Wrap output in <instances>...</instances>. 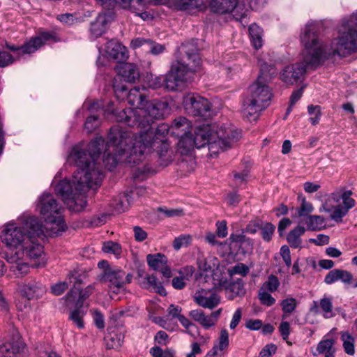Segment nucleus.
<instances>
[{
  "label": "nucleus",
  "instance_id": "nucleus-40",
  "mask_svg": "<svg viewBox=\"0 0 357 357\" xmlns=\"http://www.w3.org/2000/svg\"><path fill=\"white\" fill-rule=\"evenodd\" d=\"M105 31V17L99 15L96 20L91 23L90 32L91 35L98 38Z\"/></svg>",
  "mask_w": 357,
  "mask_h": 357
},
{
  "label": "nucleus",
  "instance_id": "nucleus-53",
  "mask_svg": "<svg viewBox=\"0 0 357 357\" xmlns=\"http://www.w3.org/2000/svg\"><path fill=\"white\" fill-rule=\"evenodd\" d=\"M100 124V121L98 116L91 115L89 116L84 123V129L88 132H93Z\"/></svg>",
  "mask_w": 357,
  "mask_h": 357
},
{
  "label": "nucleus",
  "instance_id": "nucleus-39",
  "mask_svg": "<svg viewBox=\"0 0 357 357\" xmlns=\"http://www.w3.org/2000/svg\"><path fill=\"white\" fill-rule=\"evenodd\" d=\"M305 224L309 230L320 231L326 227V220L320 215H310L305 220Z\"/></svg>",
  "mask_w": 357,
  "mask_h": 357
},
{
  "label": "nucleus",
  "instance_id": "nucleus-46",
  "mask_svg": "<svg viewBox=\"0 0 357 357\" xmlns=\"http://www.w3.org/2000/svg\"><path fill=\"white\" fill-rule=\"evenodd\" d=\"M102 250L105 253L113 254L116 258H119L122 252L120 244L114 241L105 242Z\"/></svg>",
  "mask_w": 357,
  "mask_h": 357
},
{
  "label": "nucleus",
  "instance_id": "nucleus-42",
  "mask_svg": "<svg viewBox=\"0 0 357 357\" xmlns=\"http://www.w3.org/2000/svg\"><path fill=\"white\" fill-rule=\"evenodd\" d=\"M144 82L149 88L157 89L164 86V76H158L152 73H147L144 77Z\"/></svg>",
  "mask_w": 357,
  "mask_h": 357
},
{
  "label": "nucleus",
  "instance_id": "nucleus-59",
  "mask_svg": "<svg viewBox=\"0 0 357 357\" xmlns=\"http://www.w3.org/2000/svg\"><path fill=\"white\" fill-rule=\"evenodd\" d=\"M153 172L151 167L145 165L142 167H138L135 169V172L133 174V176L135 178H138L140 180L145 179L147 176Z\"/></svg>",
  "mask_w": 357,
  "mask_h": 357
},
{
  "label": "nucleus",
  "instance_id": "nucleus-34",
  "mask_svg": "<svg viewBox=\"0 0 357 357\" xmlns=\"http://www.w3.org/2000/svg\"><path fill=\"white\" fill-rule=\"evenodd\" d=\"M145 282L143 283V286L144 288L148 289H151L155 291L156 293L162 295H166V291L161 282H159L155 275H146L144 278Z\"/></svg>",
  "mask_w": 357,
  "mask_h": 357
},
{
  "label": "nucleus",
  "instance_id": "nucleus-41",
  "mask_svg": "<svg viewBox=\"0 0 357 357\" xmlns=\"http://www.w3.org/2000/svg\"><path fill=\"white\" fill-rule=\"evenodd\" d=\"M319 307L323 312L324 317L328 319L335 315L331 298L324 296L319 301Z\"/></svg>",
  "mask_w": 357,
  "mask_h": 357
},
{
  "label": "nucleus",
  "instance_id": "nucleus-16",
  "mask_svg": "<svg viewBox=\"0 0 357 357\" xmlns=\"http://www.w3.org/2000/svg\"><path fill=\"white\" fill-rule=\"evenodd\" d=\"M22 295L29 300L38 299L46 292V287L35 279L27 280L20 287Z\"/></svg>",
  "mask_w": 357,
  "mask_h": 357
},
{
  "label": "nucleus",
  "instance_id": "nucleus-20",
  "mask_svg": "<svg viewBox=\"0 0 357 357\" xmlns=\"http://www.w3.org/2000/svg\"><path fill=\"white\" fill-rule=\"evenodd\" d=\"M147 90L144 86H135L128 93V103L135 107L132 110H142L147 102Z\"/></svg>",
  "mask_w": 357,
  "mask_h": 357
},
{
  "label": "nucleus",
  "instance_id": "nucleus-3",
  "mask_svg": "<svg viewBox=\"0 0 357 357\" xmlns=\"http://www.w3.org/2000/svg\"><path fill=\"white\" fill-rule=\"evenodd\" d=\"M198 48L194 42L183 43L178 50V57L164 76V87L176 91L191 79V75L201 68L202 61Z\"/></svg>",
  "mask_w": 357,
  "mask_h": 357
},
{
  "label": "nucleus",
  "instance_id": "nucleus-35",
  "mask_svg": "<svg viewBox=\"0 0 357 357\" xmlns=\"http://www.w3.org/2000/svg\"><path fill=\"white\" fill-rule=\"evenodd\" d=\"M249 33L251 42L255 49L258 50L262 47V29L256 24H252L249 27Z\"/></svg>",
  "mask_w": 357,
  "mask_h": 357
},
{
  "label": "nucleus",
  "instance_id": "nucleus-38",
  "mask_svg": "<svg viewBox=\"0 0 357 357\" xmlns=\"http://www.w3.org/2000/svg\"><path fill=\"white\" fill-rule=\"evenodd\" d=\"M340 339L342 341V346L346 354L353 356L355 354L354 336L348 331H342L340 333Z\"/></svg>",
  "mask_w": 357,
  "mask_h": 357
},
{
  "label": "nucleus",
  "instance_id": "nucleus-31",
  "mask_svg": "<svg viewBox=\"0 0 357 357\" xmlns=\"http://www.w3.org/2000/svg\"><path fill=\"white\" fill-rule=\"evenodd\" d=\"M352 194L353 193L351 190H340L332 193L331 199L336 202H338L340 199H342L343 202L342 206L344 208H347V211H349V210L353 208L355 205V200L351 197Z\"/></svg>",
  "mask_w": 357,
  "mask_h": 357
},
{
  "label": "nucleus",
  "instance_id": "nucleus-25",
  "mask_svg": "<svg viewBox=\"0 0 357 357\" xmlns=\"http://www.w3.org/2000/svg\"><path fill=\"white\" fill-rule=\"evenodd\" d=\"M106 52L111 58L119 62L128 58L126 47L116 40H110L107 43Z\"/></svg>",
  "mask_w": 357,
  "mask_h": 357
},
{
  "label": "nucleus",
  "instance_id": "nucleus-30",
  "mask_svg": "<svg viewBox=\"0 0 357 357\" xmlns=\"http://www.w3.org/2000/svg\"><path fill=\"white\" fill-rule=\"evenodd\" d=\"M194 148H196V144L190 132L183 134V135L180 137V139L177 143V149L181 154L187 155Z\"/></svg>",
  "mask_w": 357,
  "mask_h": 357
},
{
  "label": "nucleus",
  "instance_id": "nucleus-24",
  "mask_svg": "<svg viewBox=\"0 0 357 357\" xmlns=\"http://www.w3.org/2000/svg\"><path fill=\"white\" fill-rule=\"evenodd\" d=\"M229 344V333L226 329L220 331L218 342L213 348L207 353L206 357H221L224 355L225 351L228 348Z\"/></svg>",
  "mask_w": 357,
  "mask_h": 357
},
{
  "label": "nucleus",
  "instance_id": "nucleus-33",
  "mask_svg": "<svg viewBox=\"0 0 357 357\" xmlns=\"http://www.w3.org/2000/svg\"><path fill=\"white\" fill-rule=\"evenodd\" d=\"M334 344V340L323 339L318 343L317 351L318 354H325V357H335L336 349Z\"/></svg>",
  "mask_w": 357,
  "mask_h": 357
},
{
  "label": "nucleus",
  "instance_id": "nucleus-32",
  "mask_svg": "<svg viewBox=\"0 0 357 357\" xmlns=\"http://www.w3.org/2000/svg\"><path fill=\"white\" fill-rule=\"evenodd\" d=\"M305 228L303 226L298 225L294 229L291 230L287 236V241L289 245L294 248H301V236L304 234Z\"/></svg>",
  "mask_w": 357,
  "mask_h": 357
},
{
  "label": "nucleus",
  "instance_id": "nucleus-61",
  "mask_svg": "<svg viewBox=\"0 0 357 357\" xmlns=\"http://www.w3.org/2000/svg\"><path fill=\"white\" fill-rule=\"evenodd\" d=\"M280 255L287 267L291 266L290 250L287 245H282L280 248Z\"/></svg>",
  "mask_w": 357,
  "mask_h": 357
},
{
  "label": "nucleus",
  "instance_id": "nucleus-17",
  "mask_svg": "<svg viewBox=\"0 0 357 357\" xmlns=\"http://www.w3.org/2000/svg\"><path fill=\"white\" fill-rule=\"evenodd\" d=\"M6 260L10 264V269L17 276H23L29 271V265L26 259L20 255V251L11 252L6 256Z\"/></svg>",
  "mask_w": 357,
  "mask_h": 357
},
{
  "label": "nucleus",
  "instance_id": "nucleus-14",
  "mask_svg": "<svg viewBox=\"0 0 357 357\" xmlns=\"http://www.w3.org/2000/svg\"><path fill=\"white\" fill-rule=\"evenodd\" d=\"M316 66L308 65L303 59L301 63L286 66L281 72V79L287 84H294L301 79L307 68Z\"/></svg>",
  "mask_w": 357,
  "mask_h": 357
},
{
  "label": "nucleus",
  "instance_id": "nucleus-19",
  "mask_svg": "<svg viewBox=\"0 0 357 357\" xmlns=\"http://www.w3.org/2000/svg\"><path fill=\"white\" fill-rule=\"evenodd\" d=\"M195 302L199 306L213 309L220 303L218 295L213 290L201 289L193 296Z\"/></svg>",
  "mask_w": 357,
  "mask_h": 357
},
{
  "label": "nucleus",
  "instance_id": "nucleus-58",
  "mask_svg": "<svg viewBox=\"0 0 357 357\" xmlns=\"http://www.w3.org/2000/svg\"><path fill=\"white\" fill-rule=\"evenodd\" d=\"M229 240L231 241L232 243H236L242 245L243 244H248L250 248H252V243L250 238H247L244 234H231L229 237Z\"/></svg>",
  "mask_w": 357,
  "mask_h": 357
},
{
  "label": "nucleus",
  "instance_id": "nucleus-37",
  "mask_svg": "<svg viewBox=\"0 0 357 357\" xmlns=\"http://www.w3.org/2000/svg\"><path fill=\"white\" fill-rule=\"evenodd\" d=\"M107 2H115L123 8L128 9L132 12L140 10L144 6V0H108Z\"/></svg>",
  "mask_w": 357,
  "mask_h": 357
},
{
  "label": "nucleus",
  "instance_id": "nucleus-55",
  "mask_svg": "<svg viewBox=\"0 0 357 357\" xmlns=\"http://www.w3.org/2000/svg\"><path fill=\"white\" fill-rule=\"evenodd\" d=\"M347 213V208H344L342 205L339 204L332 211L330 218L337 222H341L342 218L345 216Z\"/></svg>",
  "mask_w": 357,
  "mask_h": 357
},
{
  "label": "nucleus",
  "instance_id": "nucleus-22",
  "mask_svg": "<svg viewBox=\"0 0 357 357\" xmlns=\"http://www.w3.org/2000/svg\"><path fill=\"white\" fill-rule=\"evenodd\" d=\"M24 349V344L16 336L12 341L0 344V357H19Z\"/></svg>",
  "mask_w": 357,
  "mask_h": 357
},
{
  "label": "nucleus",
  "instance_id": "nucleus-7",
  "mask_svg": "<svg viewBox=\"0 0 357 357\" xmlns=\"http://www.w3.org/2000/svg\"><path fill=\"white\" fill-rule=\"evenodd\" d=\"M168 104L159 100H147L142 110L127 108L121 111L117 120L125 123L129 127L146 128L154 120L162 119L167 113Z\"/></svg>",
  "mask_w": 357,
  "mask_h": 357
},
{
  "label": "nucleus",
  "instance_id": "nucleus-2",
  "mask_svg": "<svg viewBox=\"0 0 357 357\" xmlns=\"http://www.w3.org/2000/svg\"><path fill=\"white\" fill-rule=\"evenodd\" d=\"M104 143L102 137H96L88 144V149L84 147V144L73 147L68 162L73 163L78 169L74 173L72 181L61 180L55 187L56 194L70 211H82L86 204V192L100 185L104 175L98 160Z\"/></svg>",
  "mask_w": 357,
  "mask_h": 357
},
{
  "label": "nucleus",
  "instance_id": "nucleus-60",
  "mask_svg": "<svg viewBox=\"0 0 357 357\" xmlns=\"http://www.w3.org/2000/svg\"><path fill=\"white\" fill-rule=\"evenodd\" d=\"M338 277L339 280L345 284H350L353 279V275L349 271L342 269H338Z\"/></svg>",
  "mask_w": 357,
  "mask_h": 357
},
{
  "label": "nucleus",
  "instance_id": "nucleus-28",
  "mask_svg": "<svg viewBox=\"0 0 357 357\" xmlns=\"http://www.w3.org/2000/svg\"><path fill=\"white\" fill-rule=\"evenodd\" d=\"M313 210L312 204L307 202L305 198L303 197L299 207L291 208V217L293 218H300L299 223H305V220H308V217L311 215L310 213Z\"/></svg>",
  "mask_w": 357,
  "mask_h": 357
},
{
  "label": "nucleus",
  "instance_id": "nucleus-54",
  "mask_svg": "<svg viewBox=\"0 0 357 357\" xmlns=\"http://www.w3.org/2000/svg\"><path fill=\"white\" fill-rule=\"evenodd\" d=\"M270 293L271 292H267L264 290L259 289L258 298L262 305L270 307L275 303V299L271 295Z\"/></svg>",
  "mask_w": 357,
  "mask_h": 357
},
{
  "label": "nucleus",
  "instance_id": "nucleus-43",
  "mask_svg": "<svg viewBox=\"0 0 357 357\" xmlns=\"http://www.w3.org/2000/svg\"><path fill=\"white\" fill-rule=\"evenodd\" d=\"M280 305L283 312L282 318V319H285L295 310L297 306V301L294 298H287L281 301Z\"/></svg>",
  "mask_w": 357,
  "mask_h": 357
},
{
  "label": "nucleus",
  "instance_id": "nucleus-13",
  "mask_svg": "<svg viewBox=\"0 0 357 357\" xmlns=\"http://www.w3.org/2000/svg\"><path fill=\"white\" fill-rule=\"evenodd\" d=\"M185 109L192 116H207L211 110L208 100L199 95H188L183 100Z\"/></svg>",
  "mask_w": 357,
  "mask_h": 357
},
{
  "label": "nucleus",
  "instance_id": "nucleus-49",
  "mask_svg": "<svg viewBox=\"0 0 357 357\" xmlns=\"http://www.w3.org/2000/svg\"><path fill=\"white\" fill-rule=\"evenodd\" d=\"M229 289L236 296H242L246 292L244 282L241 279H238L236 281L231 282L229 286Z\"/></svg>",
  "mask_w": 357,
  "mask_h": 357
},
{
  "label": "nucleus",
  "instance_id": "nucleus-1",
  "mask_svg": "<svg viewBox=\"0 0 357 357\" xmlns=\"http://www.w3.org/2000/svg\"><path fill=\"white\" fill-rule=\"evenodd\" d=\"M144 132L139 135L123 131L119 126L110 129L108 141L104 151L103 162L112 171L119 163L130 165L137 164L143 160L146 150L158 148L161 165L167 166L172 157L167 155L169 146L166 142V136L171 134V126L166 123L160 124L153 132L150 126L144 128Z\"/></svg>",
  "mask_w": 357,
  "mask_h": 357
},
{
  "label": "nucleus",
  "instance_id": "nucleus-50",
  "mask_svg": "<svg viewBox=\"0 0 357 357\" xmlns=\"http://www.w3.org/2000/svg\"><path fill=\"white\" fill-rule=\"evenodd\" d=\"M275 227L271 222H265L261 224L260 228L261 237L265 241H270L272 238V236L274 234Z\"/></svg>",
  "mask_w": 357,
  "mask_h": 357
},
{
  "label": "nucleus",
  "instance_id": "nucleus-21",
  "mask_svg": "<svg viewBox=\"0 0 357 357\" xmlns=\"http://www.w3.org/2000/svg\"><path fill=\"white\" fill-rule=\"evenodd\" d=\"M45 226L43 225V234L40 236L45 234V230L47 235L53 236L60 234L66 228L62 214L52 216L50 218H45Z\"/></svg>",
  "mask_w": 357,
  "mask_h": 357
},
{
  "label": "nucleus",
  "instance_id": "nucleus-5",
  "mask_svg": "<svg viewBox=\"0 0 357 357\" xmlns=\"http://www.w3.org/2000/svg\"><path fill=\"white\" fill-rule=\"evenodd\" d=\"M264 70L263 66H261V73L257 79L249 87L248 93L242 102V115L250 122L258 119L261 112L269 105L271 98L270 89L266 84L270 76Z\"/></svg>",
  "mask_w": 357,
  "mask_h": 357
},
{
  "label": "nucleus",
  "instance_id": "nucleus-4",
  "mask_svg": "<svg viewBox=\"0 0 357 357\" xmlns=\"http://www.w3.org/2000/svg\"><path fill=\"white\" fill-rule=\"evenodd\" d=\"M241 137V132L234 128L216 123L199 126L192 135L196 148L208 144L211 155L231 148Z\"/></svg>",
  "mask_w": 357,
  "mask_h": 357
},
{
  "label": "nucleus",
  "instance_id": "nucleus-26",
  "mask_svg": "<svg viewBox=\"0 0 357 357\" xmlns=\"http://www.w3.org/2000/svg\"><path fill=\"white\" fill-rule=\"evenodd\" d=\"M238 0H211L210 7L213 13L225 14L238 10Z\"/></svg>",
  "mask_w": 357,
  "mask_h": 357
},
{
  "label": "nucleus",
  "instance_id": "nucleus-12",
  "mask_svg": "<svg viewBox=\"0 0 357 357\" xmlns=\"http://www.w3.org/2000/svg\"><path fill=\"white\" fill-rule=\"evenodd\" d=\"M22 248V250H19L20 255L29 259L32 266L38 268L46 264L47 258L43 247L39 243H36L32 238H29Z\"/></svg>",
  "mask_w": 357,
  "mask_h": 357
},
{
  "label": "nucleus",
  "instance_id": "nucleus-29",
  "mask_svg": "<svg viewBox=\"0 0 357 357\" xmlns=\"http://www.w3.org/2000/svg\"><path fill=\"white\" fill-rule=\"evenodd\" d=\"M189 316L194 321L198 322L204 329H208L214 326V321L212 320L211 317L206 315L202 310L197 309L191 310L189 312Z\"/></svg>",
  "mask_w": 357,
  "mask_h": 357
},
{
  "label": "nucleus",
  "instance_id": "nucleus-8",
  "mask_svg": "<svg viewBox=\"0 0 357 357\" xmlns=\"http://www.w3.org/2000/svg\"><path fill=\"white\" fill-rule=\"evenodd\" d=\"M300 37L304 47L303 51L304 61L308 65L319 66L327 55L331 54L326 51L320 43L314 24H307L302 30Z\"/></svg>",
  "mask_w": 357,
  "mask_h": 357
},
{
  "label": "nucleus",
  "instance_id": "nucleus-64",
  "mask_svg": "<svg viewBox=\"0 0 357 357\" xmlns=\"http://www.w3.org/2000/svg\"><path fill=\"white\" fill-rule=\"evenodd\" d=\"M217 235L220 238H225L227 235V222L225 220L218 221L216 222Z\"/></svg>",
  "mask_w": 357,
  "mask_h": 357
},
{
  "label": "nucleus",
  "instance_id": "nucleus-10",
  "mask_svg": "<svg viewBox=\"0 0 357 357\" xmlns=\"http://www.w3.org/2000/svg\"><path fill=\"white\" fill-rule=\"evenodd\" d=\"M68 280L70 283H73V287L64 298L66 306L82 307L84 301L93 293V286L89 285L84 289L80 290L82 281L81 275L77 271L70 272Z\"/></svg>",
  "mask_w": 357,
  "mask_h": 357
},
{
  "label": "nucleus",
  "instance_id": "nucleus-15",
  "mask_svg": "<svg viewBox=\"0 0 357 357\" xmlns=\"http://www.w3.org/2000/svg\"><path fill=\"white\" fill-rule=\"evenodd\" d=\"M40 214L44 219L62 214L63 208L50 193H44L39 199Z\"/></svg>",
  "mask_w": 357,
  "mask_h": 357
},
{
  "label": "nucleus",
  "instance_id": "nucleus-45",
  "mask_svg": "<svg viewBox=\"0 0 357 357\" xmlns=\"http://www.w3.org/2000/svg\"><path fill=\"white\" fill-rule=\"evenodd\" d=\"M75 309L72 310L70 313L69 318L79 328H83L84 326L83 317L85 312L82 310V307H75Z\"/></svg>",
  "mask_w": 357,
  "mask_h": 357
},
{
  "label": "nucleus",
  "instance_id": "nucleus-56",
  "mask_svg": "<svg viewBox=\"0 0 357 357\" xmlns=\"http://www.w3.org/2000/svg\"><path fill=\"white\" fill-rule=\"evenodd\" d=\"M262 221L260 219L256 218L252 220L247 225L246 227L243 229V232L249 233L251 234H256L261 227Z\"/></svg>",
  "mask_w": 357,
  "mask_h": 357
},
{
  "label": "nucleus",
  "instance_id": "nucleus-18",
  "mask_svg": "<svg viewBox=\"0 0 357 357\" xmlns=\"http://www.w3.org/2000/svg\"><path fill=\"white\" fill-rule=\"evenodd\" d=\"M149 266L153 271L160 272L165 278L172 277V271L167 266V257L161 253L149 254L146 256Z\"/></svg>",
  "mask_w": 357,
  "mask_h": 357
},
{
  "label": "nucleus",
  "instance_id": "nucleus-51",
  "mask_svg": "<svg viewBox=\"0 0 357 357\" xmlns=\"http://www.w3.org/2000/svg\"><path fill=\"white\" fill-rule=\"evenodd\" d=\"M308 114L311 116L310 121L313 126L319 123L321 115V107L319 105H309L307 107Z\"/></svg>",
  "mask_w": 357,
  "mask_h": 357
},
{
  "label": "nucleus",
  "instance_id": "nucleus-6",
  "mask_svg": "<svg viewBox=\"0 0 357 357\" xmlns=\"http://www.w3.org/2000/svg\"><path fill=\"white\" fill-rule=\"evenodd\" d=\"M43 234V224L35 217L22 216L17 222L8 223L2 231L1 239L7 246L18 248Z\"/></svg>",
  "mask_w": 357,
  "mask_h": 357
},
{
  "label": "nucleus",
  "instance_id": "nucleus-27",
  "mask_svg": "<svg viewBox=\"0 0 357 357\" xmlns=\"http://www.w3.org/2000/svg\"><path fill=\"white\" fill-rule=\"evenodd\" d=\"M192 129L191 123L183 116L176 118L171 125V135L180 137L183 134L190 133Z\"/></svg>",
  "mask_w": 357,
  "mask_h": 357
},
{
  "label": "nucleus",
  "instance_id": "nucleus-11",
  "mask_svg": "<svg viewBox=\"0 0 357 357\" xmlns=\"http://www.w3.org/2000/svg\"><path fill=\"white\" fill-rule=\"evenodd\" d=\"M132 278L131 274L114 267L106 268L101 275L100 280L107 285L109 292L117 294L124 290L126 284L130 283Z\"/></svg>",
  "mask_w": 357,
  "mask_h": 357
},
{
  "label": "nucleus",
  "instance_id": "nucleus-48",
  "mask_svg": "<svg viewBox=\"0 0 357 357\" xmlns=\"http://www.w3.org/2000/svg\"><path fill=\"white\" fill-rule=\"evenodd\" d=\"M181 324L185 328V333L190 335L191 336H195V333L198 331L197 326L191 322L188 318H186L184 315H181L178 319Z\"/></svg>",
  "mask_w": 357,
  "mask_h": 357
},
{
  "label": "nucleus",
  "instance_id": "nucleus-62",
  "mask_svg": "<svg viewBox=\"0 0 357 357\" xmlns=\"http://www.w3.org/2000/svg\"><path fill=\"white\" fill-rule=\"evenodd\" d=\"M339 281L338 269H333L330 271L324 278V282L327 284H331Z\"/></svg>",
  "mask_w": 357,
  "mask_h": 357
},
{
  "label": "nucleus",
  "instance_id": "nucleus-36",
  "mask_svg": "<svg viewBox=\"0 0 357 357\" xmlns=\"http://www.w3.org/2000/svg\"><path fill=\"white\" fill-rule=\"evenodd\" d=\"M203 3V0H174V4L178 10L186 11L201 8Z\"/></svg>",
  "mask_w": 357,
  "mask_h": 357
},
{
  "label": "nucleus",
  "instance_id": "nucleus-63",
  "mask_svg": "<svg viewBox=\"0 0 357 357\" xmlns=\"http://www.w3.org/2000/svg\"><path fill=\"white\" fill-rule=\"evenodd\" d=\"M276 349L273 344H267L261 350L259 357H270L275 353Z\"/></svg>",
  "mask_w": 357,
  "mask_h": 357
},
{
  "label": "nucleus",
  "instance_id": "nucleus-52",
  "mask_svg": "<svg viewBox=\"0 0 357 357\" xmlns=\"http://www.w3.org/2000/svg\"><path fill=\"white\" fill-rule=\"evenodd\" d=\"M192 237L188 234H182L175 238L173 242V247L176 250H178L183 247H187L190 245Z\"/></svg>",
  "mask_w": 357,
  "mask_h": 357
},
{
  "label": "nucleus",
  "instance_id": "nucleus-23",
  "mask_svg": "<svg viewBox=\"0 0 357 357\" xmlns=\"http://www.w3.org/2000/svg\"><path fill=\"white\" fill-rule=\"evenodd\" d=\"M118 74L125 82L135 83L139 80L140 73L136 65L131 63H121L118 66Z\"/></svg>",
  "mask_w": 357,
  "mask_h": 357
},
{
  "label": "nucleus",
  "instance_id": "nucleus-47",
  "mask_svg": "<svg viewBox=\"0 0 357 357\" xmlns=\"http://www.w3.org/2000/svg\"><path fill=\"white\" fill-rule=\"evenodd\" d=\"M249 272L250 268L243 263H237L236 265L227 270L228 275L230 277H233L235 275H239L242 277H245L249 273Z\"/></svg>",
  "mask_w": 357,
  "mask_h": 357
},
{
  "label": "nucleus",
  "instance_id": "nucleus-9",
  "mask_svg": "<svg viewBox=\"0 0 357 357\" xmlns=\"http://www.w3.org/2000/svg\"><path fill=\"white\" fill-rule=\"evenodd\" d=\"M53 35L48 32L41 33L40 36L32 38L23 45H15L6 43V47L13 52V55L6 52L0 51V67H6L18 60L24 54L35 52L45 43L53 38Z\"/></svg>",
  "mask_w": 357,
  "mask_h": 357
},
{
  "label": "nucleus",
  "instance_id": "nucleus-57",
  "mask_svg": "<svg viewBox=\"0 0 357 357\" xmlns=\"http://www.w3.org/2000/svg\"><path fill=\"white\" fill-rule=\"evenodd\" d=\"M71 283L69 282L68 278L63 282H58L51 287L52 293L56 296H59L62 294L68 287V284Z\"/></svg>",
  "mask_w": 357,
  "mask_h": 357
},
{
  "label": "nucleus",
  "instance_id": "nucleus-44",
  "mask_svg": "<svg viewBox=\"0 0 357 357\" xmlns=\"http://www.w3.org/2000/svg\"><path fill=\"white\" fill-rule=\"evenodd\" d=\"M280 284V281L275 275H270L259 289L273 293L278 290Z\"/></svg>",
  "mask_w": 357,
  "mask_h": 357
}]
</instances>
